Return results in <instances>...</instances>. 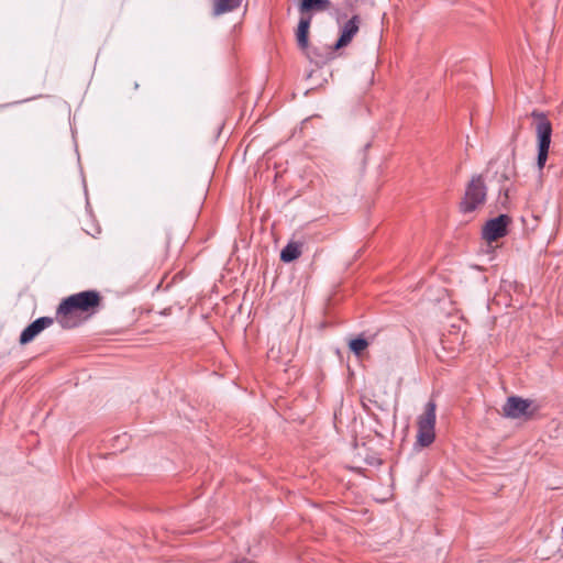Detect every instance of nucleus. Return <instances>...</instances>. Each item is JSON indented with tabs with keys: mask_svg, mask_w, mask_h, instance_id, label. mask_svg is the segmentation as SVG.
<instances>
[{
	"mask_svg": "<svg viewBox=\"0 0 563 563\" xmlns=\"http://www.w3.org/2000/svg\"><path fill=\"white\" fill-rule=\"evenodd\" d=\"M101 297L96 290H86L74 294L64 299L56 311L57 321L63 328H74L77 322L73 314L76 311L88 312L99 307Z\"/></svg>",
	"mask_w": 563,
	"mask_h": 563,
	"instance_id": "1",
	"label": "nucleus"
},
{
	"mask_svg": "<svg viewBox=\"0 0 563 563\" xmlns=\"http://www.w3.org/2000/svg\"><path fill=\"white\" fill-rule=\"evenodd\" d=\"M361 19L353 15L341 29V34L336 43L332 46V51L347 46L360 30Z\"/></svg>",
	"mask_w": 563,
	"mask_h": 563,
	"instance_id": "7",
	"label": "nucleus"
},
{
	"mask_svg": "<svg viewBox=\"0 0 563 563\" xmlns=\"http://www.w3.org/2000/svg\"><path fill=\"white\" fill-rule=\"evenodd\" d=\"M487 187L482 175L472 177L465 188L464 198L460 203V211L464 214L471 213L485 203Z\"/></svg>",
	"mask_w": 563,
	"mask_h": 563,
	"instance_id": "3",
	"label": "nucleus"
},
{
	"mask_svg": "<svg viewBox=\"0 0 563 563\" xmlns=\"http://www.w3.org/2000/svg\"><path fill=\"white\" fill-rule=\"evenodd\" d=\"M508 222L509 217L506 214H500L494 219H490L483 228V238L489 242L503 238L507 232Z\"/></svg>",
	"mask_w": 563,
	"mask_h": 563,
	"instance_id": "5",
	"label": "nucleus"
},
{
	"mask_svg": "<svg viewBox=\"0 0 563 563\" xmlns=\"http://www.w3.org/2000/svg\"><path fill=\"white\" fill-rule=\"evenodd\" d=\"M531 115L536 120V133L538 139L537 166L541 170L544 167L549 155L552 125L543 112L533 111Z\"/></svg>",
	"mask_w": 563,
	"mask_h": 563,
	"instance_id": "2",
	"label": "nucleus"
},
{
	"mask_svg": "<svg viewBox=\"0 0 563 563\" xmlns=\"http://www.w3.org/2000/svg\"><path fill=\"white\" fill-rule=\"evenodd\" d=\"M301 255V244L289 242L280 252V260L290 263Z\"/></svg>",
	"mask_w": 563,
	"mask_h": 563,
	"instance_id": "12",
	"label": "nucleus"
},
{
	"mask_svg": "<svg viewBox=\"0 0 563 563\" xmlns=\"http://www.w3.org/2000/svg\"><path fill=\"white\" fill-rule=\"evenodd\" d=\"M435 404L429 401L424 412L418 419L417 443L420 446H429L434 441Z\"/></svg>",
	"mask_w": 563,
	"mask_h": 563,
	"instance_id": "4",
	"label": "nucleus"
},
{
	"mask_svg": "<svg viewBox=\"0 0 563 563\" xmlns=\"http://www.w3.org/2000/svg\"><path fill=\"white\" fill-rule=\"evenodd\" d=\"M54 319L51 317H41L29 324L20 335V343L27 344L33 341L44 329L51 327Z\"/></svg>",
	"mask_w": 563,
	"mask_h": 563,
	"instance_id": "8",
	"label": "nucleus"
},
{
	"mask_svg": "<svg viewBox=\"0 0 563 563\" xmlns=\"http://www.w3.org/2000/svg\"><path fill=\"white\" fill-rule=\"evenodd\" d=\"M531 406V401L527 399H522L517 396H511L507 399L506 404L503 407L504 416L511 419H519L522 417H528L530 413L528 412Z\"/></svg>",
	"mask_w": 563,
	"mask_h": 563,
	"instance_id": "6",
	"label": "nucleus"
},
{
	"mask_svg": "<svg viewBox=\"0 0 563 563\" xmlns=\"http://www.w3.org/2000/svg\"><path fill=\"white\" fill-rule=\"evenodd\" d=\"M369 345V341L363 336L351 339L349 341V347L355 355H361Z\"/></svg>",
	"mask_w": 563,
	"mask_h": 563,
	"instance_id": "13",
	"label": "nucleus"
},
{
	"mask_svg": "<svg viewBox=\"0 0 563 563\" xmlns=\"http://www.w3.org/2000/svg\"><path fill=\"white\" fill-rule=\"evenodd\" d=\"M331 7L330 0H301L299 4L300 13L310 11H327Z\"/></svg>",
	"mask_w": 563,
	"mask_h": 563,
	"instance_id": "10",
	"label": "nucleus"
},
{
	"mask_svg": "<svg viewBox=\"0 0 563 563\" xmlns=\"http://www.w3.org/2000/svg\"><path fill=\"white\" fill-rule=\"evenodd\" d=\"M243 0H213V15L219 16L238 9Z\"/></svg>",
	"mask_w": 563,
	"mask_h": 563,
	"instance_id": "11",
	"label": "nucleus"
},
{
	"mask_svg": "<svg viewBox=\"0 0 563 563\" xmlns=\"http://www.w3.org/2000/svg\"><path fill=\"white\" fill-rule=\"evenodd\" d=\"M311 24V16H301L296 31V40L298 47L302 51H307L309 47V29Z\"/></svg>",
	"mask_w": 563,
	"mask_h": 563,
	"instance_id": "9",
	"label": "nucleus"
}]
</instances>
